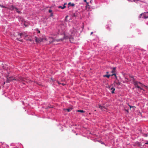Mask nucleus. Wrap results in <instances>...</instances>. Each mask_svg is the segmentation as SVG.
I'll use <instances>...</instances> for the list:
<instances>
[{
	"mask_svg": "<svg viewBox=\"0 0 148 148\" xmlns=\"http://www.w3.org/2000/svg\"><path fill=\"white\" fill-rule=\"evenodd\" d=\"M25 79L22 77H20L19 79L16 78L15 77H7V79L6 81V83H9L13 80H15L17 81H24Z\"/></svg>",
	"mask_w": 148,
	"mask_h": 148,
	"instance_id": "f257e3e1",
	"label": "nucleus"
},
{
	"mask_svg": "<svg viewBox=\"0 0 148 148\" xmlns=\"http://www.w3.org/2000/svg\"><path fill=\"white\" fill-rule=\"evenodd\" d=\"M136 88H139L140 90H143V88L145 86L142 83L138 81L134 82V84Z\"/></svg>",
	"mask_w": 148,
	"mask_h": 148,
	"instance_id": "f03ea898",
	"label": "nucleus"
},
{
	"mask_svg": "<svg viewBox=\"0 0 148 148\" xmlns=\"http://www.w3.org/2000/svg\"><path fill=\"white\" fill-rule=\"evenodd\" d=\"M63 39H60L58 40H55L52 37H49V42L50 43H52L53 42L56 41L57 42H59L60 41H62V40Z\"/></svg>",
	"mask_w": 148,
	"mask_h": 148,
	"instance_id": "7ed1b4c3",
	"label": "nucleus"
},
{
	"mask_svg": "<svg viewBox=\"0 0 148 148\" xmlns=\"http://www.w3.org/2000/svg\"><path fill=\"white\" fill-rule=\"evenodd\" d=\"M43 40V38H38L37 37H35V40L37 43H38L42 41Z\"/></svg>",
	"mask_w": 148,
	"mask_h": 148,
	"instance_id": "20e7f679",
	"label": "nucleus"
},
{
	"mask_svg": "<svg viewBox=\"0 0 148 148\" xmlns=\"http://www.w3.org/2000/svg\"><path fill=\"white\" fill-rule=\"evenodd\" d=\"M18 35H19L20 36H23L25 37H26L27 36V35L26 34H23V33H20L19 34H18Z\"/></svg>",
	"mask_w": 148,
	"mask_h": 148,
	"instance_id": "39448f33",
	"label": "nucleus"
},
{
	"mask_svg": "<svg viewBox=\"0 0 148 148\" xmlns=\"http://www.w3.org/2000/svg\"><path fill=\"white\" fill-rule=\"evenodd\" d=\"M130 77L131 78V80L133 81V84L134 83V82H136V81L135 80L134 77L131 76H130Z\"/></svg>",
	"mask_w": 148,
	"mask_h": 148,
	"instance_id": "423d86ee",
	"label": "nucleus"
},
{
	"mask_svg": "<svg viewBox=\"0 0 148 148\" xmlns=\"http://www.w3.org/2000/svg\"><path fill=\"white\" fill-rule=\"evenodd\" d=\"M66 3H64V5L63 7H62L61 6H59L58 7V8H61L62 9H64V8H66V6H65V5L66 4Z\"/></svg>",
	"mask_w": 148,
	"mask_h": 148,
	"instance_id": "0eeeda50",
	"label": "nucleus"
},
{
	"mask_svg": "<svg viewBox=\"0 0 148 148\" xmlns=\"http://www.w3.org/2000/svg\"><path fill=\"white\" fill-rule=\"evenodd\" d=\"M69 39H70V42H72V43H73V42H74V38H73L72 37V36H71L70 38H69Z\"/></svg>",
	"mask_w": 148,
	"mask_h": 148,
	"instance_id": "6e6552de",
	"label": "nucleus"
},
{
	"mask_svg": "<svg viewBox=\"0 0 148 148\" xmlns=\"http://www.w3.org/2000/svg\"><path fill=\"white\" fill-rule=\"evenodd\" d=\"M110 76L111 75H103V76L104 77H106L108 78H109Z\"/></svg>",
	"mask_w": 148,
	"mask_h": 148,
	"instance_id": "1a4fd4ad",
	"label": "nucleus"
},
{
	"mask_svg": "<svg viewBox=\"0 0 148 148\" xmlns=\"http://www.w3.org/2000/svg\"><path fill=\"white\" fill-rule=\"evenodd\" d=\"M112 70L111 71V72L112 73H114L115 72V70H116V68L115 67H113L112 68Z\"/></svg>",
	"mask_w": 148,
	"mask_h": 148,
	"instance_id": "9d476101",
	"label": "nucleus"
},
{
	"mask_svg": "<svg viewBox=\"0 0 148 148\" xmlns=\"http://www.w3.org/2000/svg\"><path fill=\"white\" fill-rule=\"evenodd\" d=\"M99 108H100V109L102 110H103V108H104V107H103V106H101L100 105H99Z\"/></svg>",
	"mask_w": 148,
	"mask_h": 148,
	"instance_id": "9b49d317",
	"label": "nucleus"
},
{
	"mask_svg": "<svg viewBox=\"0 0 148 148\" xmlns=\"http://www.w3.org/2000/svg\"><path fill=\"white\" fill-rule=\"evenodd\" d=\"M68 5L71 6H75V4L73 3H71V2H69L68 3Z\"/></svg>",
	"mask_w": 148,
	"mask_h": 148,
	"instance_id": "f8f14e48",
	"label": "nucleus"
},
{
	"mask_svg": "<svg viewBox=\"0 0 148 148\" xmlns=\"http://www.w3.org/2000/svg\"><path fill=\"white\" fill-rule=\"evenodd\" d=\"M114 83L115 84H116L117 85H118V86H119V85H120V83L119 82H115H115H114Z\"/></svg>",
	"mask_w": 148,
	"mask_h": 148,
	"instance_id": "ddd939ff",
	"label": "nucleus"
},
{
	"mask_svg": "<svg viewBox=\"0 0 148 148\" xmlns=\"http://www.w3.org/2000/svg\"><path fill=\"white\" fill-rule=\"evenodd\" d=\"M72 109V108H68L67 109H66V110H67L68 112H69L71 111Z\"/></svg>",
	"mask_w": 148,
	"mask_h": 148,
	"instance_id": "4468645a",
	"label": "nucleus"
},
{
	"mask_svg": "<svg viewBox=\"0 0 148 148\" xmlns=\"http://www.w3.org/2000/svg\"><path fill=\"white\" fill-rule=\"evenodd\" d=\"M111 90H112V91H111L112 93H114V90H115V88L112 87L111 88Z\"/></svg>",
	"mask_w": 148,
	"mask_h": 148,
	"instance_id": "2eb2a0df",
	"label": "nucleus"
},
{
	"mask_svg": "<svg viewBox=\"0 0 148 148\" xmlns=\"http://www.w3.org/2000/svg\"><path fill=\"white\" fill-rule=\"evenodd\" d=\"M143 18H145V19L147 18H148V16H146L144 14H143Z\"/></svg>",
	"mask_w": 148,
	"mask_h": 148,
	"instance_id": "dca6fc26",
	"label": "nucleus"
},
{
	"mask_svg": "<svg viewBox=\"0 0 148 148\" xmlns=\"http://www.w3.org/2000/svg\"><path fill=\"white\" fill-rule=\"evenodd\" d=\"M77 112H84V111L83 110H77Z\"/></svg>",
	"mask_w": 148,
	"mask_h": 148,
	"instance_id": "f3484780",
	"label": "nucleus"
},
{
	"mask_svg": "<svg viewBox=\"0 0 148 148\" xmlns=\"http://www.w3.org/2000/svg\"><path fill=\"white\" fill-rule=\"evenodd\" d=\"M112 76H113V75H114L115 76V77L116 78V74L115 73H113L111 75Z\"/></svg>",
	"mask_w": 148,
	"mask_h": 148,
	"instance_id": "a211bd4d",
	"label": "nucleus"
},
{
	"mask_svg": "<svg viewBox=\"0 0 148 148\" xmlns=\"http://www.w3.org/2000/svg\"><path fill=\"white\" fill-rule=\"evenodd\" d=\"M21 17H19V21H23V19H22L21 20Z\"/></svg>",
	"mask_w": 148,
	"mask_h": 148,
	"instance_id": "6ab92c4d",
	"label": "nucleus"
},
{
	"mask_svg": "<svg viewBox=\"0 0 148 148\" xmlns=\"http://www.w3.org/2000/svg\"><path fill=\"white\" fill-rule=\"evenodd\" d=\"M26 40H29L30 41H32V40L30 38H29L28 39H26Z\"/></svg>",
	"mask_w": 148,
	"mask_h": 148,
	"instance_id": "aec40b11",
	"label": "nucleus"
},
{
	"mask_svg": "<svg viewBox=\"0 0 148 148\" xmlns=\"http://www.w3.org/2000/svg\"><path fill=\"white\" fill-rule=\"evenodd\" d=\"M17 40H19V41H20L21 42H23V40H19V39L18 38H17Z\"/></svg>",
	"mask_w": 148,
	"mask_h": 148,
	"instance_id": "412c9836",
	"label": "nucleus"
},
{
	"mask_svg": "<svg viewBox=\"0 0 148 148\" xmlns=\"http://www.w3.org/2000/svg\"><path fill=\"white\" fill-rule=\"evenodd\" d=\"M142 14H140V16H139V18H141V16H142Z\"/></svg>",
	"mask_w": 148,
	"mask_h": 148,
	"instance_id": "4be33fe9",
	"label": "nucleus"
},
{
	"mask_svg": "<svg viewBox=\"0 0 148 148\" xmlns=\"http://www.w3.org/2000/svg\"><path fill=\"white\" fill-rule=\"evenodd\" d=\"M49 13H51L52 12V10H49Z\"/></svg>",
	"mask_w": 148,
	"mask_h": 148,
	"instance_id": "5701e85b",
	"label": "nucleus"
},
{
	"mask_svg": "<svg viewBox=\"0 0 148 148\" xmlns=\"http://www.w3.org/2000/svg\"><path fill=\"white\" fill-rule=\"evenodd\" d=\"M84 1L85 2H86L87 4H88V3L86 2V0H84Z\"/></svg>",
	"mask_w": 148,
	"mask_h": 148,
	"instance_id": "b1692460",
	"label": "nucleus"
},
{
	"mask_svg": "<svg viewBox=\"0 0 148 148\" xmlns=\"http://www.w3.org/2000/svg\"><path fill=\"white\" fill-rule=\"evenodd\" d=\"M125 79L127 80H126V82H128V79L127 78H126V77H125Z\"/></svg>",
	"mask_w": 148,
	"mask_h": 148,
	"instance_id": "393cba45",
	"label": "nucleus"
},
{
	"mask_svg": "<svg viewBox=\"0 0 148 148\" xmlns=\"http://www.w3.org/2000/svg\"><path fill=\"white\" fill-rule=\"evenodd\" d=\"M37 31H38V33H40V32L39 30H37Z\"/></svg>",
	"mask_w": 148,
	"mask_h": 148,
	"instance_id": "a878e982",
	"label": "nucleus"
},
{
	"mask_svg": "<svg viewBox=\"0 0 148 148\" xmlns=\"http://www.w3.org/2000/svg\"><path fill=\"white\" fill-rule=\"evenodd\" d=\"M50 16H53V14L52 13L51 14V15H50Z\"/></svg>",
	"mask_w": 148,
	"mask_h": 148,
	"instance_id": "bb28decb",
	"label": "nucleus"
},
{
	"mask_svg": "<svg viewBox=\"0 0 148 148\" xmlns=\"http://www.w3.org/2000/svg\"><path fill=\"white\" fill-rule=\"evenodd\" d=\"M126 82V81H124L123 82L124 83H126V82Z\"/></svg>",
	"mask_w": 148,
	"mask_h": 148,
	"instance_id": "cd10ccee",
	"label": "nucleus"
},
{
	"mask_svg": "<svg viewBox=\"0 0 148 148\" xmlns=\"http://www.w3.org/2000/svg\"><path fill=\"white\" fill-rule=\"evenodd\" d=\"M67 17H68V16H66V17H65V18H66H66H67Z\"/></svg>",
	"mask_w": 148,
	"mask_h": 148,
	"instance_id": "c85d7f7f",
	"label": "nucleus"
},
{
	"mask_svg": "<svg viewBox=\"0 0 148 148\" xmlns=\"http://www.w3.org/2000/svg\"><path fill=\"white\" fill-rule=\"evenodd\" d=\"M62 84L63 85H65V84H64L63 83L62 84Z\"/></svg>",
	"mask_w": 148,
	"mask_h": 148,
	"instance_id": "c756f323",
	"label": "nucleus"
},
{
	"mask_svg": "<svg viewBox=\"0 0 148 148\" xmlns=\"http://www.w3.org/2000/svg\"><path fill=\"white\" fill-rule=\"evenodd\" d=\"M106 73H107V74H108V73H109V72H108H108H106Z\"/></svg>",
	"mask_w": 148,
	"mask_h": 148,
	"instance_id": "7c9ffc66",
	"label": "nucleus"
},
{
	"mask_svg": "<svg viewBox=\"0 0 148 148\" xmlns=\"http://www.w3.org/2000/svg\"><path fill=\"white\" fill-rule=\"evenodd\" d=\"M145 136L146 137L147 136V134H145Z\"/></svg>",
	"mask_w": 148,
	"mask_h": 148,
	"instance_id": "2f4dec72",
	"label": "nucleus"
},
{
	"mask_svg": "<svg viewBox=\"0 0 148 148\" xmlns=\"http://www.w3.org/2000/svg\"><path fill=\"white\" fill-rule=\"evenodd\" d=\"M129 106L130 107V108H131L132 107L131 106Z\"/></svg>",
	"mask_w": 148,
	"mask_h": 148,
	"instance_id": "473e14b6",
	"label": "nucleus"
},
{
	"mask_svg": "<svg viewBox=\"0 0 148 148\" xmlns=\"http://www.w3.org/2000/svg\"><path fill=\"white\" fill-rule=\"evenodd\" d=\"M146 144H148V142L146 143Z\"/></svg>",
	"mask_w": 148,
	"mask_h": 148,
	"instance_id": "72a5a7b5",
	"label": "nucleus"
},
{
	"mask_svg": "<svg viewBox=\"0 0 148 148\" xmlns=\"http://www.w3.org/2000/svg\"><path fill=\"white\" fill-rule=\"evenodd\" d=\"M58 84H61L59 82H58Z\"/></svg>",
	"mask_w": 148,
	"mask_h": 148,
	"instance_id": "f704fd0d",
	"label": "nucleus"
},
{
	"mask_svg": "<svg viewBox=\"0 0 148 148\" xmlns=\"http://www.w3.org/2000/svg\"><path fill=\"white\" fill-rule=\"evenodd\" d=\"M92 33H93V32H91V34H92Z\"/></svg>",
	"mask_w": 148,
	"mask_h": 148,
	"instance_id": "c9c22d12",
	"label": "nucleus"
},
{
	"mask_svg": "<svg viewBox=\"0 0 148 148\" xmlns=\"http://www.w3.org/2000/svg\"><path fill=\"white\" fill-rule=\"evenodd\" d=\"M53 108L52 107H49V108Z\"/></svg>",
	"mask_w": 148,
	"mask_h": 148,
	"instance_id": "e433bc0d",
	"label": "nucleus"
},
{
	"mask_svg": "<svg viewBox=\"0 0 148 148\" xmlns=\"http://www.w3.org/2000/svg\"><path fill=\"white\" fill-rule=\"evenodd\" d=\"M147 13H148V12H147Z\"/></svg>",
	"mask_w": 148,
	"mask_h": 148,
	"instance_id": "4c0bfd02",
	"label": "nucleus"
}]
</instances>
